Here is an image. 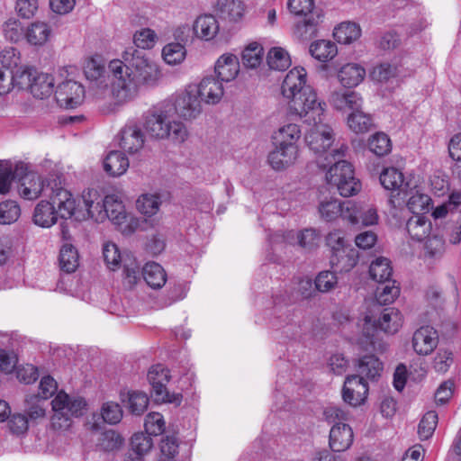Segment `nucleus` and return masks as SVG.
I'll return each instance as SVG.
<instances>
[{"mask_svg":"<svg viewBox=\"0 0 461 461\" xmlns=\"http://www.w3.org/2000/svg\"><path fill=\"white\" fill-rule=\"evenodd\" d=\"M160 457L158 461H176L178 454V443L175 436H166L160 443Z\"/></svg>","mask_w":461,"mask_h":461,"instance_id":"obj_53","label":"nucleus"},{"mask_svg":"<svg viewBox=\"0 0 461 461\" xmlns=\"http://www.w3.org/2000/svg\"><path fill=\"white\" fill-rule=\"evenodd\" d=\"M267 62L271 69L285 70L291 65L288 53L282 48H273L269 50Z\"/></svg>","mask_w":461,"mask_h":461,"instance_id":"obj_44","label":"nucleus"},{"mask_svg":"<svg viewBox=\"0 0 461 461\" xmlns=\"http://www.w3.org/2000/svg\"><path fill=\"white\" fill-rule=\"evenodd\" d=\"M327 422L333 423L330 430L329 444L333 452H342L353 443L354 434L351 427L345 421L350 418L348 411L338 405H330L323 411Z\"/></svg>","mask_w":461,"mask_h":461,"instance_id":"obj_7","label":"nucleus"},{"mask_svg":"<svg viewBox=\"0 0 461 461\" xmlns=\"http://www.w3.org/2000/svg\"><path fill=\"white\" fill-rule=\"evenodd\" d=\"M162 56L167 64L176 65L184 60L185 50L180 43H168L163 48Z\"/></svg>","mask_w":461,"mask_h":461,"instance_id":"obj_51","label":"nucleus"},{"mask_svg":"<svg viewBox=\"0 0 461 461\" xmlns=\"http://www.w3.org/2000/svg\"><path fill=\"white\" fill-rule=\"evenodd\" d=\"M217 79L221 82H230L236 78L240 71V62L233 54L221 55L214 68Z\"/></svg>","mask_w":461,"mask_h":461,"instance_id":"obj_23","label":"nucleus"},{"mask_svg":"<svg viewBox=\"0 0 461 461\" xmlns=\"http://www.w3.org/2000/svg\"><path fill=\"white\" fill-rule=\"evenodd\" d=\"M306 76L303 68L291 69L283 81L282 94L288 100L291 114L298 116L309 125L321 123L326 104L319 100L315 90L306 84Z\"/></svg>","mask_w":461,"mask_h":461,"instance_id":"obj_3","label":"nucleus"},{"mask_svg":"<svg viewBox=\"0 0 461 461\" xmlns=\"http://www.w3.org/2000/svg\"><path fill=\"white\" fill-rule=\"evenodd\" d=\"M365 68L357 63H348L340 68L338 72V79L345 87L358 86L365 78Z\"/></svg>","mask_w":461,"mask_h":461,"instance_id":"obj_26","label":"nucleus"},{"mask_svg":"<svg viewBox=\"0 0 461 461\" xmlns=\"http://www.w3.org/2000/svg\"><path fill=\"white\" fill-rule=\"evenodd\" d=\"M120 134V147L129 153L138 152L144 145V134L135 124L126 125Z\"/></svg>","mask_w":461,"mask_h":461,"instance_id":"obj_22","label":"nucleus"},{"mask_svg":"<svg viewBox=\"0 0 461 461\" xmlns=\"http://www.w3.org/2000/svg\"><path fill=\"white\" fill-rule=\"evenodd\" d=\"M84 72L88 80L95 82L98 88L95 93L96 99H103L106 93L112 94V89L110 90L105 83V67L104 64L91 59L86 63Z\"/></svg>","mask_w":461,"mask_h":461,"instance_id":"obj_20","label":"nucleus"},{"mask_svg":"<svg viewBox=\"0 0 461 461\" xmlns=\"http://www.w3.org/2000/svg\"><path fill=\"white\" fill-rule=\"evenodd\" d=\"M129 167L128 158L121 151L109 152L104 161V168L107 174L119 176L126 172Z\"/></svg>","mask_w":461,"mask_h":461,"instance_id":"obj_30","label":"nucleus"},{"mask_svg":"<svg viewBox=\"0 0 461 461\" xmlns=\"http://www.w3.org/2000/svg\"><path fill=\"white\" fill-rule=\"evenodd\" d=\"M165 420L158 412H150L145 418V430L149 435L158 436L165 430Z\"/></svg>","mask_w":461,"mask_h":461,"instance_id":"obj_55","label":"nucleus"},{"mask_svg":"<svg viewBox=\"0 0 461 461\" xmlns=\"http://www.w3.org/2000/svg\"><path fill=\"white\" fill-rule=\"evenodd\" d=\"M430 198L427 194H415L411 195L408 202V209L415 214H421L429 210Z\"/></svg>","mask_w":461,"mask_h":461,"instance_id":"obj_58","label":"nucleus"},{"mask_svg":"<svg viewBox=\"0 0 461 461\" xmlns=\"http://www.w3.org/2000/svg\"><path fill=\"white\" fill-rule=\"evenodd\" d=\"M169 371L162 365H156L149 368L147 378L151 385V396L157 402H170L179 405L182 395L179 393L170 394L166 388L169 381Z\"/></svg>","mask_w":461,"mask_h":461,"instance_id":"obj_11","label":"nucleus"},{"mask_svg":"<svg viewBox=\"0 0 461 461\" xmlns=\"http://www.w3.org/2000/svg\"><path fill=\"white\" fill-rule=\"evenodd\" d=\"M161 204L160 197L157 194H142L137 200V208L139 212L148 217L155 215Z\"/></svg>","mask_w":461,"mask_h":461,"instance_id":"obj_45","label":"nucleus"},{"mask_svg":"<svg viewBox=\"0 0 461 461\" xmlns=\"http://www.w3.org/2000/svg\"><path fill=\"white\" fill-rule=\"evenodd\" d=\"M54 78L47 73H37L33 77L31 93L39 99L50 96L53 93Z\"/></svg>","mask_w":461,"mask_h":461,"instance_id":"obj_32","label":"nucleus"},{"mask_svg":"<svg viewBox=\"0 0 461 461\" xmlns=\"http://www.w3.org/2000/svg\"><path fill=\"white\" fill-rule=\"evenodd\" d=\"M57 181V179H55ZM51 193L47 194L50 201H41L34 209L33 221L43 228L52 226L59 216L69 219L76 210L73 194L61 185V182H50Z\"/></svg>","mask_w":461,"mask_h":461,"instance_id":"obj_4","label":"nucleus"},{"mask_svg":"<svg viewBox=\"0 0 461 461\" xmlns=\"http://www.w3.org/2000/svg\"><path fill=\"white\" fill-rule=\"evenodd\" d=\"M360 326L361 332L356 338V342L364 350L376 349L377 341L375 336L377 330H382L387 334H394L402 324V316L396 308L384 309L377 320L373 321L371 316L366 315Z\"/></svg>","mask_w":461,"mask_h":461,"instance_id":"obj_6","label":"nucleus"},{"mask_svg":"<svg viewBox=\"0 0 461 461\" xmlns=\"http://www.w3.org/2000/svg\"><path fill=\"white\" fill-rule=\"evenodd\" d=\"M24 411L29 421L37 422L39 420L44 419L46 416L44 400L35 394L27 396Z\"/></svg>","mask_w":461,"mask_h":461,"instance_id":"obj_41","label":"nucleus"},{"mask_svg":"<svg viewBox=\"0 0 461 461\" xmlns=\"http://www.w3.org/2000/svg\"><path fill=\"white\" fill-rule=\"evenodd\" d=\"M355 213L358 218V223H361L364 226L377 224L379 216L376 208L371 205H365L357 208L355 204Z\"/></svg>","mask_w":461,"mask_h":461,"instance_id":"obj_57","label":"nucleus"},{"mask_svg":"<svg viewBox=\"0 0 461 461\" xmlns=\"http://www.w3.org/2000/svg\"><path fill=\"white\" fill-rule=\"evenodd\" d=\"M216 10L222 18L235 22L242 17L244 6L238 0H218Z\"/></svg>","mask_w":461,"mask_h":461,"instance_id":"obj_36","label":"nucleus"},{"mask_svg":"<svg viewBox=\"0 0 461 461\" xmlns=\"http://www.w3.org/2000/svg\"><path fill=\"white\" fill-rule=\"evenodd\" d=\"M298 158V148L294 143L279 141L268 154V162L275 170H282L294 164Z\"/></svg>","mask_w":461,"mask_h":461,"instance_id":"obj_17","label":"nucleus"},{"mask_svg":"<svg viewBox=\"0 0 461 461\" xmlns=\"http://www.w3.org/2000/svg\"><path fill=\"white\" fill-rule=\"evenodd\" d=\"M391 148V140L384 132H376L368 140L369 150L378 157L387 155Z\"/></svg>","mask_w":461,"mask_h":461,"instance_id":"obj_43","label":"nucleus"},{"mask_svg":"<svg viewBox=\"0 0 461 461\" xmlns=\"http://www.w3.org/2000/svg\"><path fill=\"white\" fill-rule=\"evenodd\" d=\"M290 12L298 16H304L303 22L295 26L294 33L302 40H309L316 33L317 24L322 16L321 11L314 7L313 0H289Z\"/></svg>","mask_w":461,"mask_h":461,"instance_id":"obj_10","label":"nucleus"},{"mask_svg":"<svg viewBox=\"0 0 461 461\" xmlns=\"http://www.w3.org/2000/svg\"><path fill=\"white\" fill-rule=\"evenodd\" d=\"M381 185L387 190H406L408 184L404 183L403 175L395 167L385 168L380 175Z\"/></svg>","mask_w":461,"mask_h":461,"instance_id":"obj_37","label":"nucleus"},{"mask_svg":"<svg viewBox=\"0 0 461 461\" xmlns=\"http://www.w3.org/2000/svg\"><path fill=\"white\" fill-rule=\"evenodd\" d=\"M301 136V130L295 123H289L279 130V141H286L287 143H294Z\"/></svg>","mask_w":461,"mask_h":461,"instance_id":"obj_64","label":"nucleus"},{"mask_svg":"<svg viewBox=\"0 0 461 461\" xmlns=\"http://www.w3.org/2000/svg\"><path fill=\"white\" fill-rule=\"evenodd\" d=\"M59 260L62 271L66 273L75 272L79 265L77 250L71 244L63 245L59 252Z\"/></svg>","mask_w":461,"mask_h":461,"instance_id":"obj_40","label":"nucleus"},{"mask_svg":"<svg viewBox=\"0 0 461 461\" xmlns=\"http://www.w3.org/2000/svg\"><path fill=\"white\" fill-rule=\"evenodd\" d=\"M193 90L201 102L208 104H218L224 94L222 82L212 76L203 78Z\"/></svg>","mask_w":461,"mask_h":461,"instance_id":"obj_19","label":"nucleus"},{"mask_svg":"<svg viewBox=\"0 0 461 461\" xmlns=\"http://www.w3.org/2000/svg\"><path fill=\"white\" fill-rule=\"evenodd\" d=\"M310 53L316 59L326 62L337 55L338 49L334 42L321 40L311 44Z\"/></svg>","mask_w":461,"mask_h":461,"instance_id":"obj_39","label":"nucleus"},{"mask_svg":"<svg viewBox=\"0 0 461 461\" xmlns=\"http://www.w3.org/2000/svg\"><path fill=\"white\" fill-rule=\"evenodd\" d=\"M21 214L20 206L14 201H5L0 203V223L11 224L18 220Z\"/></svg>","mask_w":461,"mask_h":461,"instance_id":"obj_50","label":"nucleus"},{"mask_svg":"<svg viewBox=\"0 0 461 461\" xmlns=\"http://www.w3.org/2000/svg\"><path fill=\"white\" fill-rule=\"evenodd\" d=\"M151 436L147 432L135 433L131 438V450L143 456L149 453L153 447Z\"/></svg>","mask_w":461,"mask_h":461,"instance_id":"obj_52","label":"nucleus"},{"mask_svg":"<svg viewBox=\"0 0 461 461\" xmlns=\"http://www.w3.org/2000/svg\"><path fill=\"white\" fill-rule=\"evenodd\" d=\"M438 344L436 330L429 326L418 329L412 337V347L419 355H428L433 351Z\"/></svg>","mask_w":461,"mask_h":461,"instance_id":"obj_21","label":"nucleus"},{"mask_svg":"<svg viewBox=\"0 0 461 461\" xmlns=\"http://www.w3.org/2000/svg\"><path fill=\"white\" fill-rule=\"evenodd\" d=\"M355 211V203L352 201L341 202L331 198L321 202L319 205L320 215L326 221H332L341 217L348 221L352 225H357L358 218Z\"/></svg>","mask_w":461,"mask_h":461,"instance_id":"obj_12","label":"nucleus"},{"mask_svg":"<svg viewBox=\"0 0 461 461\" xmlns=\"http://www.w3.org/2000/svg\"><path fill=\"white\" fill-rule=\"evenodd\" d=\"M338 284V278L334 272L322 271L314 280L315 289L321 293H328L334 289Z\"/></svg>","mask_w":461,"mask_h":461,"instance_id":"obj_56","label":"nucleus"},{"mask_svg":"<svg viewBox=\"0 0 461 461\" xmlns=\"http://www.w3.org/2000/svg\"><path fill=\"white\" fill-rule=\"evenodd\" d=\"M320 241V236L314 229H305L298 234V242L302 248L312 249Z\"/></svg>","mask_w":461,"mask_h":461,"instance_id":"obj_61","label":"nucleus"},{"mask_svg":"<svg viewBox=\"0 0 461 461\" xmlns=\"http://www.w3.org/2000/svg\"><path fill=\"white\" fill-rule=\"evenodd\" d=\"M157 35L154 31L146 28L136 32L133 37V41L136 46L135 49L145 50L151 49L156 42Z\"/></svg>","mask_w":461,"mask_h":461,"instance_id":"obj_54","label":"nucleus"},{"mask_svg":"<svg viewBox=\"0 0 461 461\" xmlns=\"http://www.w3.org/2000/svg\"><path fill=\"white\" fill-rule=\"evenodd\" d=\"M263 54V48L258 43H250L242 51L243 65L249 68H257L262 62Z\"/></svg>","mask_w":461,"mask_h":461,"instance_id":"obj_46","label":"nucleus"},{"mask_svg":"<svg viewBox=\"0 0 461 461\" xmlns=\"http://www.w3.org/2000/svg\"><path fill=\"white\" fill-rule=\"evenodd\" d=\"M38 7V0H17L15 6L18 14L25 19L33 17Z\"/></svg>","mask_w":461,"mask_h":461,"instance_id":"obj_63","label":"nucleus"},{"mask_svg":"<svg viewBox=\"0 0 461 461\" xmlns=\"http://www.w3.org/2000/svg\"><path fill=\"white\" fill-rule=\"evenodd\" d=\"M358 261L357 251L354 249H346L330 256V265L335 271L349 272Z\"/></svg>","mask_w":461,"mask_h":461,"instance_id":"obj_28","label":"nucleus"},{"mask_svg":"<svg viewBox=\"0 0 461 461\" xmlns=\"http://www.w3.org/2000/svg\"><path fill=\"white\" fill-rule=\"evenodd\" d=\"M348 125L356 133H365L375 127L372 116L364 113L361 109L348 114Z\"/></svg>","mask_w":461,"mask_h":461,"instance_id":"obj_33","label":"nucleus"},{"mask_svg":"<svg viewBox=\"0 0 461 461\" xmlns=\"http://www.w3.org/2000/svg\"><path fill=\"white\" fill-rule=\"evenodd\" d=\"M438 414L434 411H429L424 414L418 426V434L420 439L429 438L437 427Z\"/></svg>","mask_w":461,"mask_h":461,"instance_id":"obj_48","label":"nucleus"},{"mask_svg":"<svg viewBox=\"0 0 461 461\" xmlns=\"http://www.w3.org/2000/svg\"><path fill=\"white\" fill-rule=\"evenodd\" d=\"M202 113V104L197 95L192 89L177 95L174 102L165 101L150 109L144 115L146 131L156 139H169L182 143L188 131L185 125L174 120L175 113L185 120L196 118Z\"/></svg>","mask_w":461,"mask_h":461,"instance_id":"obj_1","label":"nucleus"},{"mask_svg":"<svg viewBox=\"0 0 461 461\" xmlns=\"http://www.w3.org/2000/svg\"><path fill=\"white\" fill-rule=\"evenodd\" d=\"M142 276L147 285L153 289L161 288L167 281L165 270L156 262H148L145 264L142 268Z\"/></svg>","mask_w":461,"mask_h":461,"instance_id":"obj_31","label":"nucleus"},{"mask_svg":"<svg viewBox=\"0 0 461 461\" xmlns=\"http://www.w3.org/2000/svg\"><path fill=\"white\" fill-rule=\"evenodd\" d=\"M369 274L371 278L378 283L391 281L393 268L390 260L384 257L375 258L370 264Z\"/></svg>","mask_w":461,"mask_h":461,"instance_id":"obj_34","label":"nucleus"},{"mask_svg":"<svg viewBox=\"0 0 461 461\" xmlns=\"http://www.w3.org/2000/svg\"><path fill=\"white\" fill-rule=\"evenodd\" d=\"M104 207L106 218L114 225H117L122 233L130 234L134 231L137 221L131 215L126 213L124 205L116 195H106L104 197Z\"/></svg>","mask_w":461,"mask_h":461,"instance_id":"obj_13","label":"nucleus"},{"mask_svg":"<svg viewBox=\"0 0 461 461\" xmlns=\"http://www.w3.org/2000/svg\"><path fill=\"white\" fill-rule=\"evenodd\" d=\"M330 105L340 112L351 113L359 110L363 105V98L361 95L356 91L348 89L335 90L330 96Z\"/></svg>","mask_w":461,"mask_h":461,"instance_id":"obj_18","label":"nucleus"},{"mask_svg":"<svg viewBox=\"0 0 461 461\" xmlns=\"http://www.w3.org/2000/svg\"><path fill=\"white\" fill-rule=\"evenodd\" d=\"M36 71L30 68H18L11 71L12 86H17L20 89H31L33 77Z\"/></svg>","mask_w":461,"mask_h":461,"instance_id":"obj_49","label":"nucleus"},{"mask_svg":"<svg viewBox=\"0 0 461 461\" xmlns=\"http://www.w3.org/2000/svg\"><path fill=\"white\" fill-rule=\"evenodd\" d=\"M82 199L86 208L87 217L95 221H104L106 218L104 198L102 199L95 189H88L82 194Z\"/></svg>","mask_w":461,"mask_h":461,"instance_id":"obj_25","label":"nucleus"},{"mask_svg":"<svg viewBox=\"0 0 461 461\" xmlns=\"http://www.w3.org/2000/svg\"><path fill=\"white\" fill-rule=\"evenodd\" d=\"M394 281L380 283L381 285L377 287L375 293V298L379 304L391 303L399 295L400 289L394 285Z\"/></svg>","mask_w":461,"mask_h":461,"instance_id":"obj_47","label":"nucleus"},{"mask_svg":"<svg viewBox=\"0 0 461 461\" xmlns=\"http://www.w3.org/2000/svg\"><path fill=\"white\" fill-rule=\"evenodd\" d=\"M219 32V23L212 14L198 16L193 24L194 36L203 41L212 40Z\"/></svg>","mask_w":461,"mask_h":461,"instance_id":"obj_24","label":"nucleus"},{"mask_svg":"<svg viewBox=\"0 0 461 461\" xmlns=\"http://www.w3.org/2000/svg\"><path fill=\"white\" fill-rule=\"evenodd\" d=\"M102 417L109 424H117L122 418V411L118 403L108 402L102 407Z\"/></svg>","mask_w":461,"mask_h":461,"instance_id":"obj_59","label":"nucleus"},{"mask_svg":"<svg viewBox=\"0 0 461 461\" xmlns=\"http://www.w3.org/2000/svg\"><path fill=\"white\" fill-rule=\"evenodd\" d=\"M383 370V365L380 360L374 355H366L358 360L357 375L366 379L375 381L380 376Z\"/></svg>","mask_w":461,"mask_h":461,"instance_id":"obj_29","label":"nucleus"},{"mask_svg":"<svg viewBox=\"0 0 461 461\" xmlns=\"http://www.w3.org/2000/svg\"><path fill=\"white\" fill-rule=\"evenodd\" d=\"M326 243L330 248L331 254L347 249L343 232L339 230L330 231L326 237Z\"/></svg>","mask_w":461,"mask_h":461,"instance_id":"obj_60","label":"nucleus"},{"mask_svg":"<svg viewBox=\"0 0 461 461\" xmlns=\"http://www.w3.org/2000/svg\"><path fill=\"white\" fill-rule=\"evenodd\" d=\"M51 406L53 429H68L72 424V418H77L84 414L86 402L82 397L70 396L64 391H60L52 400Z\"/></svg>","mask_w":461,"mask_h":461,"instance_id":"obj_9","label":"nucleus"},{"mask_svg":"<svg viewBox=\"0 0 461 461\" xmlns=\"http://www.w3.org/2000/svg\"><path fill=\"white\" fill-rule=\"evenodd\" d=\"M312 125L313 127L305 135V141L310 149L318 155L317 161L321 158L324 162H328L329 160H324V158L332 153V150L327 151L333 142L332 131L321 122Z\"/></svg>","mask_w":461,"mask_h":461,"instance_id":"obj_14","label":"nucleus"},{"mask_svg":"<svg viewBox=\"0 0 461 461\" xmlns=\"http://www.w3.org/2000/svg\"><path fill=\"white\" fill-rule=\"evenodd\" d=\"M361 35L360 27L355 23H341L334 29L333 36L335 40L343 44H348L357 40Z\"/></svg>","mask_w":461,"mask_h":461,"instance_id":"obj_38","label":"nucleus"},{"mask_svg":"<svg viewBox=\"0 0 461 461\" xmlns=\"http://www.w3.org/2000/svg\"><path fill=\"white\" fill-rule=\"evenodd\" d=\"M129 411L136 416H140L147 410L149 398L146 393L140 392L128 393L127 400L122 399Z\"/></svg>","mask_w":461,"mask_h":461,"instance_id":"obj_42","label":"nucleus"},{"mask_svg":"<svg viewBox=\"0 0 461 461\" xmlns=\"http://www.w3.org/2000/svg\"><path fill=\"white\" fill-rule=\"evenodd\" d=\"M368 393V385L363 377L353 375L348 376L342 389L343 401L350 406L357 407L363 404Z\"/></svg>","mask_w":461,"mask_h":461,"instance_id":"obj_16","label":"nucleus"},{"mask_svg":"<svg viewBox=\"0 0 461 461\" xmlns=\"http://www.w3.org/2000/svg\"><path fill=\"white\" fill-rule=\"evenodd\" d=\"M40 392L37 396L41 400H47L51 397L58 389V384L50 375L43 376L39 385Z\"/></svg>","mask_w":461,"mask_h":461,"instance_id":"obj_62","label":"nucleus"},{"mask_svg":"<svg viewBox=\"0 0 461 461\" xmlns=\"http://www.w3.org/2000/svg\"><path fill=\"white\" fill-rule=\"evenodd\" d=\"M348 147L341 145L339 149H332V153L318 160V166L322 168L330 167L326 173L329 185L337 188L339 194L344 197L357 194L361 189L360 182L355 177L352 165L342 159L345 157Z\"/></svg>","mask_w":461,"mask_h":461,"instance_id":"obj_5","label":"nucleus"},{"mask_svg":"<svg viewBox=\"0 0 461 461\" xmlns=\"http://www.w3.org/2000/svg\"><path fill=\"white\" fill-rule=\"evenodd\" d=\"M85 87L74 80H66L58 85L55 97L61 107L73 109L80 105L85 99Z\"/></svg>","mask_w":461,"mask_h":461,"instance_id":"obj_15","label":"nucleus"},{"mask_svg":"<svg viewBox=\"0 0 461 461\" xmlns=\"http://www.w3.org/2000/svg\"><path fill=\"white\" fill-rule=\"evenodd\" d=\"M410 237L416 241H422L429 236L431 222L422 214L412 215L406 222Z\"/></svg>","mask_w":461,"mask_h":461,"instance_id":"obj_27","label":"nucleus"},{"mask_svg":"<svg viewBox=\"0 0 461 461\" xmlns=\"http://www.w3.org/2000/svg\"><path fill=\"white\" fill-rule=\"evenodd\" d=\"M51 35V29L44 22L32 23L26 31V39L32 45H43Z\"/></svg>","mask_w":461,"mask_h":461,"instance_id":"obj_35","label":"nucleus"},{"mask_svg":"<svg viewBox=\"0 0 461 461\" xmlns=\"http://www.w3.org/2000/svg\"><path fill=\"white\" fill-rule=\"evenodd\" d=\"M109 69L114 77L112 95L118 104L131 100L141 85H153L160 76L157 64L134 47L123 52L122 60H112Z\"/></svg>","mask_w":461,"mask_h":461,"instance_id":"obj_2","label":"nucleus"},{"mask_svg":"<svg viewBox=\"0 0 461 461\" xmlns=\"http://www.w3.org/2000/svg\"><path fill=\"white\" fill-rule=\"evenodd\" d=\"M17 178L19 180L18 192L20 195L26 200H35L41 194L47 196L51 193V185L50 182H61L62 175L51 174L46 179L35 172L28 171V167L24 163H19L15 166L12 174V180Z\"/></svg>","mask_w":461,"mask_h":461,"instance_id":"obj_8","label":"nucleus"}]
</instances>
